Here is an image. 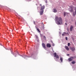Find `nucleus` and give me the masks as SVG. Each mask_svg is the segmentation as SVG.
<instances>
[{"label": "nucleus", "mask_w": 76, "mask_h": 76, "mask_svg": "<svg viewBox=\"0 0 76 76\" xmlns=\"http://www.w3.org/2000/svg\"><path fill=\"white\" fill-rule=\"evenodd\" d=\"M55 22L57 25H62L63 24V20L61 17L58 18V16L55 17Z\"/></svg>", "instance_id": "f257e3e1"}, {"label": "nucleus", "mask_w": 76, "mask_h": 76, "mask_svg": "<svg viewBox=\"0 0 76 76\" xmlns=\"http://www.w3.org/2000/svg\"><path fill=\"white\" fill-rule=\"evenodd\" d=\"M53 55H54V57L56 58H54L55 60H56V61H58V59L59 58V56H58V55H57V53H56V52L53 53Z\"/></svg>", "instance_id": "f03ea898"}, {"label": "nucleus", "mask_w": 76, "mask_h": 76, "mask_svg": "<svg viewBox=\"0 0 76 76\" xmlns=\"http://www.w3.org/2000/svg\"><path fill=\"white\" fill-rule=\"evenodd\" d=\"M74 59V57H71L68 58V61H71Z\"/></svg>", "instance_id": "7ed1b4c3"}, {"label": "nucleus", "mask_w": 76, "mask_h": 76, "mask_svg": "<svg viewBox=\"0 0 76 76\" xmlns=\"http://www.w3.org/2000/svg\"><path fill=\"white\" fill-rule=\"evenodd\" d=\"M40 6H41L40 10H44V9H45V6H44V5L42 6L41 4H40Z\"/></svg>", "instance_id": "20e7f679"}, {"label": "nucleus", "mask_w": 76, "mask_h": 76, "mask_svg": "<svg viewBox=\"0 0 76 76\" xmlns=\"http://www.w3.org/2000/svg\"><path fill=\"white\" fill-rule=\"evenodd\" d=\"M42 45L43 48H44L45 49V50H47V48L45 47V44H44V43H42Z\"/></svg>", "instance_id": "39448f33"}, {"label": "nucleus", "mask_w": 76, "mask_h": 76, "mask_svg": "<svg viewBox=\"0 0 76 76\" xmlns=\"http://www.w3.org/2000/svg\"><path fill=\"white\" fill-rule=\"evenodd\" d=\"M70 49L71 50V51H72L73 52H74V51H75V47H71Z\"/></svg>", "instance_id": "423d86ee"}, {"label": "nucleus", "mask_w": 76, "mask_h": 76, "mask_svg": "<svg viewBox=\"0 0 76 76\" xmlns=\"http://www.w3.org/2000/svg\"><path fill=\"white\" fill-rule=\"evenodd\" d=\"M40 15H42L44 13V10H40V12H39Z\"/></svg>", "instance_id": "0eeeda50"}, {"label": "nucleus", "mask_w": 76, "mask_h": 76, "mask_svg": "<svg viewBox=\"0 0 76 76\" xmlns=\"http://www.w3.org/2000/svg\"><path fill=\"white\" fill-rule=\"evenodd\" d=\"M53 12L54 13H56V12H57V10H56V8H53Z\"/></svg>", "instance_id": "6e6552de"}, {"label": "nucleus", "mask_w": 76, "mask_h": 76, "mask_svg": "<svg viewBox=\"0 0 76 76\" xmlns=\"http://www.w3.org/2000/svg\"><path fill=\"white\" fill-rule=\"evenodd\" d=\"M65 48L67 51H69V48L67 46H65Z\"/></svg>", "instance_id": "1a4fd4ad"}, {"label": "nucleus", "mask_w": 76, "mask_h": 76, "mask_svg": "<svg viewBox=\"0 0 76 76\" xmlns=\"http://www.w3.org/2000/svg\"><path fill=\"white\" fill-rule=\"evenodd\" d=\"M73 27L72 26H71L70 28V31H72V29H73Z\"/></svg>", "instance_id": "9d476101"}, {"label": "nucleus", "mask_w": 76, "mask_h": 76, "mask_svg": "<svg viewBox=\"0 0 76 76\" xmlns=\"http://www.w3.org/2000/svg\"><path fill=\"white\" fill-rule=\"evenodd\" d=\"M67 35V33L66 32H64L63 34H62V36H64V35Z\"/></svg>", "instance_id": "9b49d317"}, {"label": "nucleus", "mask_w": 76, "mask_h": 76, "mask_svg": "<svg viewBox=\"0 0 76 76\" xmlns=\"http://www.w3.org/2000/svg\"><path fill=\"white\" fill-rule=\"evenodd\" d=\"M51 47V45L49 43L48 44V47L50 48Z\"/></svg>", "instance_id": "f8f14e48"}, {"label": "nucleus", "mask_w": 76, "mask_h": 76, "mask_svg": "<svg viewBox=\"0 0 76 76\" xmlns=\"http://www.w3.org/2000/svg\"><path fill=\"white\" fill-rule=\"evenodd\" d=\"M75 61H72L71 62L72 64H75Z\"/></svg>", "instance_id": "ddd939ff"}, {"label": "nucleus", "mask_w": 76, "mask_h": 76, "mask_svg": "<svg viewBox=\"0 0 76 76\" xmlns=\"http://www.w3.org/2000/svg\"><path fill=\"white\" fill-rule=\"evenodd\" d=\"M60 60L61 61V62L63 61V58L61 57H60Z\"/></svg>", "instance_id": "4468645a"}, {"label": "nucleus", "mask_w": 76, "mask_h": 76, "mask_svg": "<svg viewBox=\"0 0 76 76\" xmlns=\"http://www.w3.org/2000/svg\"><path fill=\"white\" fill-rule=\"evenodd\" d=\"M75 15H76V13H75V12H73V16H75Z\"/></svg>", "instance_id": "2eb2a0df"}, {"label": "nucleus", "mask_w": 76, "mask_h": 76, "mask_svg": "<svg viewBox=\"0 0 76 76\" xmlns=\"http://www.w3.org/2000/svg\"><path fill=\"white\" fill-rule=\"evenodd\" d=\"M73 10L72 9L71 10H69V12H73Z\"/></svg>", "instance_id": "dca6fc26"}, {"label": "nucleus", "mask_w": 76, "mask_h": 76, "mask_svg": "<svg viewBox=\"0 0 76 76\" xmlns=\"http://www.w3.org/2000/svg\"><path fill=\"white\" fill-rule=\"evenodd\" d=\"M66 12H64V17H65V16H66Z\"/></svg>", "instance_id": "f3484780"}, {"label": "nucleus", "mask_w": 76, "mask_h": 76, "mask_svg": "<svg viewBox=\"0 0 76 76\" xmlns=\"http://www.w3.org/2000/svg\"><path fill=\"white\" fill-rule=\"evenodd\" d=\"M37 31H38L39 32H40V31H39V29L38 28H37Z\"/></svg>", "instance_id": "a211bd4d"}, {"label": "nucleus", "mask_w": 76, "mask_h": 76, "mask_svg": "<svg viewBox=\"0 0 76 76\" xmlns=\"http://www.w3.org/2000/svg\"><path fill=\"white\" fill-rule=\"evenodd\" d=\"M70 43H68V47H69V46H70Z\"/></svg>", "instance_id": "6ab92c4d"}, {"label": "nucleus", "mask_w": 76, "mask_h": 76, "mask_svg": "<svg viewBox=\"0 0 76 76\" xmlns=\"http://www.w3.org/2000/svg\"><path fill=\"white\" fill-rule=\"evenodd\" d=\"M67 31H69V29L68 28H67Z\"/></svg>", "instance_id": "aec40b11"}, {"label": "nucleus", "mask_w": 76, "mask_h": 76, "mask_svg": "<svg viewBox=\"0 0 76 76\" xmlns=\"http://www.w3.org/2000/svg\"><path fill=\"white\" fill-rule=\"evenodd\" d=\"M66 41H67V40H68L67 37H66Z\"/></svg>", "instance_id": "412c9836"}, {"label": "nucleus", "mask_w": 76, "mask_h": 76, "mask_svg": "<svg viewBox=\"0 0 76 76\" xmlns=\"http://www.w3.org/2000/svg\"><path fill=\"white\" fill-rule=\"evenodd\" d=\"M52 45L53 46H54L55 45L53 43Z\"/></svg>", "instance_id": "4be33fe9"}, {"label": "nucleus", "mask_w": 76, "mask_h": 76, "mask_svg": "<svg viewBox=\"0 0 76 76\" xmlns=\"http://www.w3.org/2000/svg\"><path fill=\"white\" fill-rule=\"evenodd\" d=\"M45 3H47V1H45Z\"/></svg>", "instance_id": "5701e85b"}, {"label": "nucleus", "mask_w": 76, "mask_h": 76, "mask_svg": "<svg viewBox=\"0 0 76 76\" xmlns=\"http://www.w3.org/2000/svg\"><path fill=\"white\" fill-rule=\"evenodd\" d=\"M43 38H45V36H43Z\"/></svg>", "instance_id": "b1692460"}, {"label": "nucleus", "mask_w": 76, "mask_h": 76, "mask_svg": "<svg viewBox=\"0 0 76 76\" xmlns=\"http://www.w3.org/2000/svg\"><path fill=\"white\" fill-rule=\"evenodd\" d=\"M47 48H48V43H47Z\"/></svg>", "instance_id": "393cba45"}, {"label": "nucleus", "mask_w": 76, "mask_h": 76, "mask_svg": "<svg viewBox=\"0 0 76 76\" xmlns=\"http://www.w3.org/2000/svg\"><path fill=\"white\" fill-rule=\"evenodd\" d=\"M66 34H67L68 35H69V33L68 32Z\"/></svg>", "instance_id": "a878e982"}, {"label": "nucleus", "mask_w": 76, "mask_h": 76, "mask_svg": "<svg viewBox=\"0 0 76 76\" xmlns=\"http://www.w3.org/2000/svg\"><path fill=\"white\" fill-rule=\"evenodd\" d=\"M65 25H67V24L66 23H65Z\"/></svg>", "instance_id": "bb28decb"}, {"label": "nucleus", "mask_w": 76, "mask_h": 76, "mask_svg": "<svg viewBox=\"0 0 76 76\" xmlns=\"http://www.w3.org/2000/svg\"><path fill=\"white\" fill-rule=\"evenodd\" d=\"M72 40L74 41V39L73 38H72Z\"/></svg>", "instance_id": "cd10ccee"}, {"label": "nucleus", "mask_w": 76, "mask_h": 76, "mask_svg": "<svg viewBox=\"0 0 76 76\" xmlns=\"http://www.w3.org/2000/svg\"><path fill=\"white\" fill-rule=\"evenodd\" d=\"M75 25L76 26V21H75Z\"/></svg>", "instance_id": "c85d7f7f"}, {"label": "nucleus", "mask_w": 76, "mask_h": 76, "mask_svg": "<svg viewBox=\"0 0 76 76\" xmlns=\"http://www.w3.org/2000/svg\"><path fill=\"white\" fill-rule=\"evenodd\" d=\"M75 15H76V10L75 11Z\"/></svg>", "instance_id": "c756f323"}, {"label": "nucleus", "mask_w": 76, "mask_h": 76, "mask_svg": "<svg viewBox=\"0 0 76 76\" xmlns=\"http://www.w3.org/2000/svg\"><path fill=\"white\" fill-rule=\"evenodd\" d=\"M24 56H25V57H26V55H24Z\"/></svg>", "instance_id": "7c9ffc66"}, {"label": "nucleus", "mask_w": 76, "mask_h": 76, "mask_svg": "<svg viewBox=\"0 0 76 76\" xmlns=\"http://www.w3.org/2000/svg\"><path fill=\"white\" fill-rule=\"evenodd\" d=\"M67 55L68 56H69V54H68Z\"/></svg>", "instance_id": "2f4dec72"}, {"label": "nucleus", "mask_w": 76, "mask_h": 76, "mask_svg": "<svg viewBox=\"0 0 76 76\" xmlns=\"http://www.w3.org/2000/svg\"><path fill=\"white\" fill-rule=\"evenodd\" d=\"M53 53H54V51H53Z\"/></svg>", "instance_id": "473e14b6"}, {"label": "nucleus", "mask_w": 76, "mask_h": 76, "mask_svg": "<svg viewBox=\"0 0 76 76\" xmlns=\"http://www.w3.org/2000/svg\"><path fill=\"white\" fill-rule=\"evenodd\" d=\"M34 23H35V21H34Z\"/></svg>", "instance_id": "72a5a7b5"}, {"label": "nucleus", "mask_w": 76, "mask_h": 76, "mask_svg": "<svg viewBox=\"0 0 76 76\" xmlns=\"http://www.w3.org/2000/svg\"><path fill=\"white\" fill-rule=\"evenodd\" d=\"M75 0H74V1H75Z\"/></svg>", "instance_id": "f704fd0d"}]
</instances>
